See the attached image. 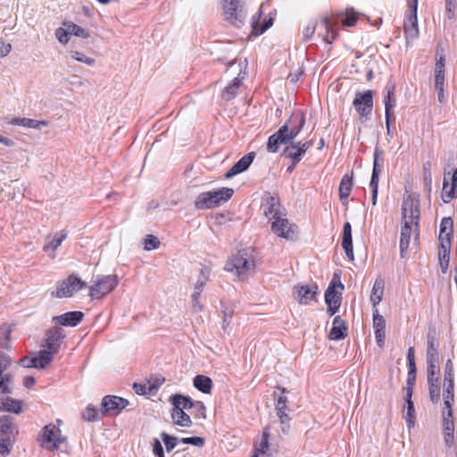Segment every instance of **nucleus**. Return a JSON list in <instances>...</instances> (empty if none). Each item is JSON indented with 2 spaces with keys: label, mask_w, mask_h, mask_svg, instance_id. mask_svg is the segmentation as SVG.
I'll return each mask as SVG.
<instances>
[{
  "label": "nucleus",
  "mask_w": 457,
  "mask_h": 457,
  "mask_svg": "<svg viewBox=\"0 0 457 457\" xmlns=\"http://www.w3.org/2000/svg\"><path fill=\"white\" fill-rule=\"evenodd\" d=\"M252 252L251 248L237 251L226 263L225 270L234 273L240 279L248 278L255 269V261Z\"/></svg>",
  "instance_id": "1"
},
{
  "label": "nucleus",
  "mask_w": 457,
  "mask_h": 457,
  "mask_svg": "<svg viewBox=\"0 0 457 457\" xmlns=\"http://www.w3.org/2000/svg\"><path fill=\"white\" fill-rule=\"evenodd\" d=\"M234 190L229 187H221L218 190L203 192L198 195L195 201V207L197 210H206L219 206L232 197Z\"/></svg>",
  "instance_id": "2"
},
{
  "label": "nucleus",
  "mask_w": 457,
  "mask_h": 457,
  "mask_svg": "<svg viewBox=\"0 0 457 457\" xmlns=\"http://www.w3.org/2000/svg\"><path fill=\"white\" fill-rule=\"evenodd\" d=\"M420 201L414 194H404L402 204V221L414 224L415 238L419 237Z\"/></svg>",
  "instance_id": "3"
},
{
  "label": "nucleus",
  "mask_w": 457,
  "mask_h": 457,
  "mask_svg": "<svg viewBox=\"0 0 457 457\" xmlns=\"http://www.w3.org/2000/svg\"><path fill=\"white\" fill-rule=\"evenodd\" d=\"M119 280L116 275H101L96 278L94 284L88 287L92 299L101 298L115 289Z\"/></svg>",
  "instance_id": "4"
},
{
  "label": "nucleus",
  "mask_w": 457,
  "mask_h": 457,
  "mask_svg": "<svg viewBox=\"0 0 457 457\" xmlns=\"http://www.w3.org/2000/svg\"><path fill=\"white\" fill-rule=\"evenodd\" d=\"M87 287L78 276L71 274L65 280L59 281L52 295L57 298L71 297L74 293Z\"/></svg>",
  "instance_id": "5"
},
{
  "label": "nucleus",
  "mask_w": 457,
  "mask_h": 457,
  "mask_svg": "<svg viewBox=\"0 0 457 457\" xmlns=\"http://www.w3.org/2000/svg\"><path fill=\"white\" fill-rule=\"evenodd\" d=\"M211 270L207 266H202L196 275V278H191L190 282L194 287V292L192 294V304L195 310L202 311L203 305L199 302V297L204 290V287L209 280Z\"/></svg>",
  "instance_id": "6"
},
{
  "label": "nucleus",
  "mask_w": 457,
  "mask_h": 457,
  "mask_svg": "<svg viewBox=\"0 0 457 457\" xmlns=\"http://www.w3.org/2000/svg\"><path fill=\"white\" fill-rule=\"evenodd\" d=\"M419 0H407L408 10L406 12V17L403 24L406 39H413L418 37V9Z\"/></svg>",
  "instance_id": "7"
},
{
  "label": "nucleus",
  "mask_w": 457,
  "mask_h": 457,
  "mask_svg": "<svg viewBox=\"0 0 457 457\" xmlns=\"http://www.w3.org/2000/svg\"><path fill=\"white\" fill-rule=\"evenodd\" d=\"M454 388V374H453V364L451 360H448L445 366L444 375V404L445 409H451L454 401L453 395Z\"/></svg>",
  "instance_id": "8"
},
{
  "label": "nucleus",
  "mask_w": 457,
  "mask_h": 457,
  "mask_svg": "<svg viewBox=\"0 0 457 457\" xmlns=\"http://www.w3.org/2000/svg\"><path fill=\"white\" fill-rule=\"evenodd\" d=\"M241 0H223L224 19L236 27H240L245 20Z\"/></svg>",
  "instance_id": "9"
},
{
  "label": "nucleus",
  "mask_w": 457,
  "mask_h": 457,
  "mask_svg": "<svg viewBox=\"0 0 457 457\" xmlns=\"http://www.w3.org/2000/svg\"><path fill=\"white\" fill-rule=\"evenodd\" d=\"M64 438L61 436V430L54 424L45 426L42 433L41 445L50 451L56 450L63 442Z\"/></svg>",
  "instance_id": "10"
},
{
  "label": "nucleus",
  "mask_w": 457,
  "mask_h": 457,
  "mask_svg": "<svg viewBox=\"0 0 457 457\" xmlns=\"http://www.w3.org/2000/svg\"><path fill=\"white\" fill-rule=\"evenodd\" d=\"M129 405V401L116 395H106L102 399L101 414L113 416L120 413Z\"/></svg>",
  "instance_id": "11"
},
{
  "label": "nucleus",
  "mask_w": 457,
  "mask_h": 457,
  "mask_svg": "<svg viewBox=\"0 0 457 457\" xmlns=\"http://www.w3.org/2000/svg\"><path fill=\"white\" fill-rule=\"evenodd\" d=\"M312 145V140L303 143L292 140L289 142V145L285 147L283 154L287 158L291 160V162L297 164Z\"/></svg>",
  "instance_id": "12"
},
{
  "label": "nucleus",
  "mask_w": 457,
  "mask_h": 457,
  "mask_svg": "<svg viewBox=\"0 0 457 457\" xmlns=\"http://www.w3.org/2000/svg\"><path fill=\"white\" fill-rule=\"evenodd\" d=\"M337 287L343 290L344 285L341 282L336 284L332 280L325 292V303L328 305L327 312L330 316L337 312L341 305V293L337 291Z\"/></svg>",
  "instance_id": "13"
},
{
  "label": "nucleus",
  "mask_w": 457,
  "mask_h": 457,
  "mask_svg": "<svg viewBox=\"0 0 457 457\" xmlns=\"http://www.w3.org/2000/svg\"><path fill=\"white\" fill-rule=\"evenodd\" d=\"M353 105L361 117L370 115L373 107V91L367 90L363 93H357Z\"/></svg>",
  "instance_id": "14"
},
{
  "label": "nucleus",
  "mask_w": 457,
  "mask_h": 457,
  "mask_svg": "<svg viewBox=\"0 0 457 457\" xmlns=\"http://www.w3.org/2000/svg\"><path fill=\"white\" fill-rule=\"evenodd\" d=\"M286 214L281 215L274 220L271 224V230L280 237L291 240L295 237L294 226L285 218Z\"/></svg>",
  "instance_id": "15"
},
{
  "label": "nucleus",
  "mask_w": 457,
  "mask_h": 457,
  "mask_svg": "<svg viewBox=\"0 0 457 457\" xmlns=\"http://www.w3.org/2000/svg\"><path fill=\"white\" fill-rule=\"evenodd\" d=\"M305 124V117L302 111L292 113L289 119L282 126L287 127V137L294 140L301 132Z\"/></svg>",
  "instance_id": "16"
},
{
  "label": "nucleus",
  "mask_w": 457,
  "mask_h": 457,
  "mask_svg": "<svg viewBox=\"0 0 457 457\" xmlns=\"http://www.w3.org/2000/svg\"><path fill=\"white\" fill-rule=\"evenodd\" d=\"M64 337L65 335L63 330L60 327L54 326L46 331L45 339L46 343L44 346L56 354L60 349Z\"/></svg>",
  "instance_id": "17"
},
{
  "label": "nucleus",
  "mask_w": 457,
  "mask_h": 457,
  "mask_svg": "<svg viewBox=\"0 0 457 457\" xmlns=\"http://www.w3.org/2000/svg\"><path fill=\"white\" fill-rule=\"evenodd\" d=\"M293 294L295 299L301 304H308L311 301L315 300L318 294V287L316 285H297L294 287Z\"/></svg>",
  "instance_id": "18"
},
{
  "label": "nucleus",
  "mask_w": 457,
  "mask_h": 457,
  "mask_svg": "<svg viewBox=\"0 0 457 457\" xmlns=\"http://www.w3.org/2000/svg\"><path fill=\"white\" fill-rule=\"evenodd\" d=\"M287 127L281 126L277 132L272 134L267 142V151L270 153H277L282 145H287L291 138L287 137Z\"/></svg>",
  "instance_id": "19"
},
{
  "label": "nucleus",
  "mask_w": 457,
  "mask_h": 457,
  "mask_svg": "<svg viewBox=\"0 0 457 457\" xmlns=\"http://www.w3.org/2000/svg\"><path fill=\"white\" fill-rule=\"evenodd\" d=\"M386 96L384 97L386 125L391 126L395 121L394 108L396 105L394 87H386Z\"/></svg>",
  "instance_id": "20"
},
{
  "label": "nucleus",
  "mask_w": 457,
  "mask_h": 457,
  "mask_svg": "<svg viewBox=\"0 0 457 457\" xmlns=\"http://www.w3.org/2000/svg\"><path fill=\"white\" fill-rule=\"evenodd\" d=\"M254 157H255L254 152H250L247 154L244 155L225 174V178L230 179L237 174H240V173L245 171L249 168L251 163L253 162Z\"/></svg>",
  "instance_id": "21"
},
{
  "label": "nucleus",
  "mask_w": 457,
  "mask_h": 457,
  "mask_svg": "<svg viewBox=\"0 0 457 457\" xmlns=\"http://www.w3.org/2000/svg\"><path fill=\"white\" fill-rule=\"evenodd\" d=\"M346 336L347 326L345 324V321L340 316H336L333 320L332 328L329 331V339L339 341L345 339Z\"/></svg>",
  "instance_id": "22"
},
{
  "label": "nucleus",
  "mask_w": 457,
  "mask_h": 457,
  "mask_svg": "<svg viewBox=\"0 0 457 457\" xmlns=\"http://www.w3.org/2000/svg\"><path fill=\"white\" fill-rule=\"evenodd\" d=\"M84 313L79 311L69 312L60 316H55L53 318V321L55 324H60L62 326H77L83 319Z\"/></svg>",
  "instance_id": "23"
},
{
  "label": "nucleus",
  "mask_w": 457,
  "mask_h": 457,
  "mask_svg": "<svg viewBox=\"0 0 457 457\" xmlns=\"http://www.w3.org/2000/svg\"><path fill=\"white\" fill-rule=\"evenodd\" d=\"M243 63H239L240 70L237 78H235L230 84H228L223 92V97L226 100H230L237 95V89L242 85V80L246 77L247 72L245 71V65L244 66L245 70H242Z\"/></svg>",
  "instance_id": "24"
},
{
  "label": "nucleus",
  "mask_w": 457,
  "mask_h": 457,
  "mask_svg": "<svg viewBox=\"0 0 457 457\" xmlns=\"http://www.w3.org/2000/svg\"><path fill=\"white\" fill-rule=\"evenodd\" d=\"M342 247L349 261L354 260L353 237H352V226L350 222H345L343 228Z\"/></svg>",
  "instance_id": "25"
},
{
  "label": "nucleus",
  "mask_w": 457,
  "mask_h": 457,
  "mask_svg": "<svg viewBox=\"0 0 457 457\" xmlns=\"http://www.w3.org/2000/svg\"><path fill=\"white\" fill-rule=\"evenodd\" d=\"M403 226L401 229L400 237V255L402 258L405 257V252L410 245L411 234L414 232V224L408 223L407 221H402Z\"/></svg>",
  "instance_id": "26"
},
{
  "label": "nucleus",
  "mask_w": 457,
  "mask_h": 457,
  "mask_svg": "<svg viewBox=\"0 0 457 457\" xmlns=\"http://www.w3.org/2000/svg\"><path fill=\"white\" fill-rule=\"evenodd\" d=\"M170 399L173 407L177 409L180 408L182 411L191 409L193 406H198L202 408V402L193 401L190 397L184 396L182 395H173Z\"/></svg>",
  "instance_id": "27"
},
{
  "label": "nucleus",
  "mask_w": 457,
  "mask_h": 457,
  "mask_svg": "<svg viewBox=\"0 0 457 457\" xmlns=\"http://www.w3.org/2000/svg\"><path fill=\"white\" fill-rule=\"evenodd\" d=\"M449 186L448 181L445 178L443 183V193H442V200L445 203H449L452 199L457 197V168L454 170L452 175V185L449 190H447Z\"/></svg>",
  "instance_id": "28"
},
{
  "label": "nucleus",
  "mask_w": 457,
  "mask_h": 457,
  "mask_svg": "<svg viewBox=\"0 0 457 457\" xmlns=\"http://www.w3.org/2000/svg\"><path fill=\"white\" fill-rule=\"evenodd\" d=\"M353 172L351 174L347 173L343 176V178L340 181L338 191H339V198L343 204L347 200V198L352 191V188L353 186Z\"/></svg>",
  "instance_id": "29"
},
{
  "label": "nucleus",
  "mask_w": 457,
  "mask_h": 457,
  "mask_svg": "<svg viewBox=\"0 0 457 457\" xmlns=\"http://www.w3.org/2000/svg\"><path fill=\"white\" fill-rule=\"evenodd\" d=\"M264 214L269 219H277L278 217L284 215L280 210L279 201L275 196H270L267 200V208L264 211Z\"/></svg>",
  "instance_id": "30"
},
{
  "label": "nucleus",
  "mask_w": 457,
  "mask_h": 457,
  "mask_svg": "<svg viewBox=\"0 0 457 457\" xmlns=\"http://www.w3.org/2000/svg\"><path fill=\"white\" fill-rule=\"evenodd\" d=\"M67 237V232L65 230H61L56 232L51 238L50 241L45 246L46 252H52V258H54V252L57 248L62 245V241Z\"/></svg>",
  "instance_id": "31"
},
{
  "label": "nucleus",
  "mask_w": 457,
  "mask_h": 457,
  "mask_svg": "<svg viewBox=\"0 0 457 457\" xmlns=\"http://www.w3.org/2000/svg\"><path fill=\"white\" fill-rule=\"evenodd\" d=\"M171 419L176 425L180 427H190L192 424L190 416L180 408L177 409L173 407Z\"/></svg>",
  "instance_id": "32"
},
{
  "label": "nucleus",
  "mask_w": 457,
  "mask_h": 457,
  "mask_svg": "<svg viewBox=\"0 0 457 457\" xmlns=\"http://www.w3.org/2000/svg\"><path fill=\"white\" fill-rule=\"evenodd\" d=\"M384 294V281L381 278L376 279L370 295V302L373 309L382 301Z\"/></svg>",
  "instance_id": "33"
},
{
  "label": "nucleus",
  "mask_w": 457,
  "mask_h": 457,
  "mask_svg": "<svg viewBox=\"0 0 457 457\" xmlns=\"http://www.w3.org/2000/svg\"><path fill=\"white\" fill-rule=\"evenodd\" d=\"M12 359L9 355L0 353V394H11L12 390L3 385L2 374L11 366Z\"/></svg>",
  "instance_id": "34"
},
{
  "label": "nucleus",
  "mask_w": 457,
  "mask_h": 457,
  "mask_svg": "<svg viewBox=\"0 0 457 457\" xmlns=\"http://www.w3.org/2000/svg\"><path fill=\"white\" fill-rule=\"evenodd\" d=\"M10 123L12 125L22 126L29 129H40L41 126L47 125L46 120H37L29 118H14Z\"/></svg>",
  "instance_id": "35"
},
{
  "label": "nucleus",
  "mask_w": 457,
  "mask_h": 457,
  "mask_svg": "<svg viewBox=\"0 0 457 457\" xmlns=\"http://www.w3.org/2000/svg\"><path fill=\"white\" fill-rule=\"evenodd\" d=\"M194 386L204 394H209L212 387V381L207 376L196 375L194 378Z\"/></svg>",
  "instance_id": "36"
},
{
  "label": "nucleus",
  "mask_w": 457,
  "mask_h": 457,
  "mask_svg": "<svg viewBox=\"0 0 457 457\" xmlns=\"http://www.w3.org/2000/svg\"><path fill=\"white\" fill-rule=\"evenodd\" d=\"M55 353H52L48 349L40 350L38 354L34 357V361L36 364V368L44 369L48 365Z\"/></svg>",
  "instance_id": "37"
},
{
  "label": "nucleus",
  "mask_w": 457,
  "mask_h": 457,
  "mask_svg": "<svg viewBox=\"0 0 457 457\" xmlns=\"http://www.w3.org/2000/svg\"><path fill=\"white\" fill-rule=\"evenodd\" d=\"M320 25L326 30V35L323 37L324 41L328 44H332L337 37V33L334 30L330 19H322Z\"/></svg>",
  "instance_id": "38"
},
{
  "label": "nucleus",
  "mask_w": 457,
  "mask_h": 457,
  "mask_svg": "<svg viewBox=\"0 0 457 457\" xmlns=\"http://www.w3.org/2000/svg\"><path fill=\"white\" fill-rule=\"evenodd\" d=\"M406 406L405 411H403V419L406 421L407 428L409 429L412 428L415 424V409L414 403L412 401H405Z\"/></svg>",
  "instance_id": "39"
},
{
  "label": "nucleus",
  "mask_w": 457,
  "mask_h": 457,
  "mask_svg": "<svg viewBox=\"0 0 457 457\" xmlns=\"http://www.w3.org/2000/svg\"><path fill=\"white\" fill-rule=\"evenodd\" d=\"M14 431L13 418L9 415L0 417V432L4 436H11Z\"/></svg>",
  "instance_id": "40"
},
{
  "label": "nucleus",
  "mask_w": 457,
  "mask_h": 457,
  "mask_svg": "<svg viewBox=\"0 0 457 457\" xmlns=\"http://www.w3.org/2000/svg\"><path fill=\"white\" fill-rule=\"evenodd\" d=\"M0 409L9 412L20 413L21 411V402L11 397H5L2 401Z\"/></svg>",
  "instance_id": "41"
},
{
  "label": "nucleus",
  "mask_w": 457,
  "mask_h": 457,
  "mask_svg": "<svg viewBox=\"0 0 457 457\" xmlns=\"http://www.w3.org/2000/svg\"><path fill=\"white\" fill-rule=\"evenodd\" d=\"M63 26L68 29L70 36L74 35V36L81 37V38H87L89 37V33L86 29H84L71 21L63 22Z\"/></svg>",
  "instance_id": "42"
},
{
  "label": "nucleus",
  "mask_w": 457,
  "mask_h": 457,
  "mask_svg": "<svg viewBox=\"0 0 457 457\" xmlns=\"http://www.w3.org/2000/svg\"><path fill=\"white\" fill-rule=\"evenodd\" d=\"M429 400L433 403H437L440 401V386L439 378L428 380Z\"/></svg>",
  "instance_id": "43"
},
{
  "label": "nucleus",
  "mask_w": 457,
  "mask_h": 457,
  "mask_svg": "<svg viewBox=\"0 0 457 457\" xmlns=\"http://www.w3.org/2000/svg\"><path fill=\"white\" fill-rule=\"evenodd\" d=\"M427 378L428 380L438 379L436 374L439 371V358L427 359Z\"/></svg>",
  "instance_id": "44"
},
{
  "label": "nucleus",
  "mask_w": 457,
  "mask_h": 457,
  "mask_svg": "<svg viewBox=\"0 0 457 457\" xmlns=\"http://www.w3.org/2000/svg\"><path fill=\"white\" fill-rule=\"evenodd\" d=\"M102 417L101 411H98L92 404H88L82 412V419L89 422L99 420Z\"/></svg>",
  "instance_id": "45"
},
{
  "label": "nucleus",
  "mask_w": 457,
  "mask_h": 457,
  "mask_svg": "<svg viewBox=\"0 0 457 457\" xmlns=\"http://www.w3.org/2000/svg\"><path fill=\"white\" fill-rule=\"evenodd\" d=\"M453 221L452 218H443L440 223L439 237L451 238L453 235Z\"/></svg>",
  "instance_id": "46"
},
{
  "label": "nucleus",
  "mask_w": 457,
  "mask_h": 457,
  "mask_svg": "<svg viewBox=\"0 0 457 457\" xmlns=\"http://www.w3.org/2000/svg\"><path fill=\"white\" fill-rule=\"evenodd\" d=\"M443 427L444 432H454V422L453 419L452 408L443 411Z\"/></svg>",
  "instance_id": "47"
},
{
  "label": "nucleus",
  "mask_w": 457,
  "mask_h": 457,
  "mask_svg": "<svg viewBox=\"0 0 457 457\" xmlns=\"http://www.w3.org/2000/svg\"><path fill=\"white\" fill-rule=\"evenodd\" d=\"M439 358L437 345L432 335H428L427 359Z\"/></svg>",
  "instance_id": "48"
},
{
  "label": "nucleus",
  "mask_w": 457,
  "mask_h": 457,
  "mask_svg": "<svg viewBox=\"0 0 457 457\" xmlns=\"http://www.w3.org/2000/svg\"><path fill=\"white\" fill-rule=\"evenodd\" d=\"M269 438H270L269 428L266 427L262 432V441H261L259 446L255 450L256 451L255 457H259L258 456L259 453L262 454L265 453V452L267 451V449L269 447Z\"/></svg>",
  "instance_id": "49"
},
{
  "label": "nucleus",
  "mask_w": 457,
  "mask_h": 457,
  "mask_svg": "<svg viewBox=\"0 0 457 457\" xmlns=\"http://www.w3.org/2000/svg\"><path fill=\"white\" fill-rule=\"evenodd\" d=\"M439 245H438V255H445L450 254L451 253V238L438 237Z\"/></svg>",
  "instance_id": "50"
},
{
  "label": "nucleus",
  "mask_w": 457,
  "mask_h": 457,
  "mask_svg": "<svg viewBox=\"0 0 457 457\" xmlns=\"http://www.w3.org/2000/svg\"><path fill=\"white\" fill-rule=\"evenodd\" d=\"M373 328L374 331L385 330L386 328V320L383 316L378 313V310L377 308L373 309Z\"/></svg>",
  "instance_id": "51"
},
{
  "label": "nucleus",
  "mask_w": 457,
  "mask_h": 457,
  "mask_svg": "<svg viewBox=\"0 0 457 457\" xmlns=\"http://www.w3.org/2000/svg\"><path fill=\"white\" fill-rule=\"evenodd\" d=\"M222 328L226 331L229 326L231 319L234 314V308L232 306H222Z\"/></svg>",
  "instance_id": "52"
},
{
  "label": "nucleus",
  "mask_w": 457,
  "mask_h": 457,
  "mask_svg": "<svg viewBox=\"0 0 457 457\" xmlns=\"http://www.w3.org/2000/svg\"><path fill=\"white\" fill-rule=\"evenodd\" d=\"M378 180L379 176L375 174H371V179L370 182V187L371 188V202L373 205L377 204V198H378Z\"/></svg>",
  "instance_id": "53"
},
{
  "label": "nucleus",
  "mask_w": 457,
  "mask_h": 457,
  "mask_svg": "<svg viewBox=\"0 0 457 457\" xmlns=\"http://www.w3.org/2000/svg\"><path fill=\"white\" fill-rule=\"evenodd\" d=\"M135 392L137 395H145L155 392L158 389V386H147L145 384L134 383L133 386Z\"/></svg>",
  "instance_id": "54"
},
{
  "label": "nucleus",
  "mask_w": 457,
  "mask_h": 457,
  "mask_svg": "<svg viewBox=\"0 0 457 457\" xmlns=\"http://www.w3.org/2000/svg\"><path fill=\"white\" fill-rule=\"evenodd\" d=\"M71 55L76 61L86 63L89 66H93L96 63V60L94 58L88 57L79 51H71Z\"/></svg>",
  "instance_id": "55"
},
{
  "label": "nucleus",
  "mask_w": 457,
  "mask_h": 457,
  "mask_svg": "<svg viewBox=\"0 0 457 457\" xmlns=\"http://www.w3.org/2000/svg\"><path fill=\"white\" fill-rule=\"evenodd\" d=\"M161 436L168 452H170L176 447L178 444V437L170 436L165 432H162Z\"/></svg>",
  "instance_id": "56"
},
{
  "label": "nucleus",
  "mask_w": 457,
  "mask_h": 457,
  "mask_svg": "<svg viewBox=\"0 0 457 457\" xmlns=\"http://www.w3.org/2000/svg\"><path fill=\"white\" fill-rule=\"evenodd\" d=\"M430 162H427L423 165V180L425 187L430 191L431 190V185H432V175L430 170Z\"/></svg>",
  "instance_id": "57"
},
{
  "label": "nucleus",
  "mask_w": 457,
  "mask_h": 457,
  "mask_svg": "<svg viewBox=\"0 0 457 457\" xmlns=\"http://www.w3.org/2000/svg\"><path fill=\"white\" fill-rule=\"evenodd\" d=\"M145 249L147 251L154 250L159 247V239L153 235H147L144 241Z\"/></svg>",
  "instance_id": "58"
},
{
  "label": "nucleus",
  "mask_w": 457,
  "mask_h": 457,
  "mask_svg": "<svg viewBox=\"0 0 457 457\" xmlns=\"http://www.w3.org/2000/svg\"><path fill=\"white\" fill-rule=\"evenodd\" d=\"M55 36H56L58 41L62 45H66L70 40V33L66 27H64V29H62V28L57 29L55 30Z\"/></svg>",
  "instance_id": "59"
},
{
  "label": "nucleus",
  "mask_w": 457,
  "mask_h": 457,
  "mask_svg": "<svg viewBox=\"0 0 457 457\" xmlns=\"http://www.w3.org/2000/svg\"><path fill=\"white\" fill-rule=\"evenodd\" d=\"M204 438L201 436L184 437L181 439V443L185 445H193L197 447H202L204 445Z\"/></svg>",
  "instance_id": "60"
},
{
  "label": "nucleus",
  "mask_w": 457,
  "mask_h": 457,
  "mask_svg": "<svg viewBox=\"0 0 457 457\" xmlns=\"http://www.w3.org/2000/svg\"><path fill=\"white\" fill-rule=\"evenodd\" d=\"M10 449H11L10 436H4V437H0V453L2 455H7L10 453Z\"/></svg>",
  "instance_id": "61"
},
{
  "label": "nucleus",
  "mask_w": 457,
  "mask_h": 457,
  "mask_svg": "<svg viewBox=\"0 0 457 457\" xmlns=\"http://www.w3.org/2000/svg\"><path fill=\"white\" fill-rule=\"evenodd\" d=\"M356 21L357 17L355 12L351 9L346 12V16L342 20V23L344 26L352 27L355 24Z\"/></svg>",
  "instance_id": "62"
},
{
  "label": "nucleus",
  "mask_w": 457,
  "mask_h": 457,
  "mask_svg": "<svg viewBox=\"0 0 457 457\" xmlns=\"http://www.w3.org/2000/svg\"><path fill=\"white\" fill-rule=\"evenodd\" d=\"M445 60L443 54H438L436 52V65H435V72H445Z\"/></svg>",
  "instance_id": "63"
},
{
  "label": "nucleus",
  "mask_w": 457,
  "mask_h": 457,
  "mask_svg": "<svg viewBox=\"0 0 457 457\" xmlns=\"http://www.w3.org/2000/svg\"><path fill=\"white\" fill-rule=\"evenodd\" d=\"M439 266L442 273L445 274L449 268L450 254L438 255Z\"/></svg>",
  "instance_id": "64"
}]
</instances>
